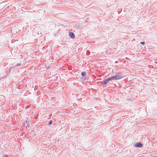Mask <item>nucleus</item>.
Returning <instances> with one entry per match:
<instances>
[{
    "label": "nucleus",
    "mask_w": 157,
    "mask_h": 157,
    "mask_svg": "<svg viewBox=\"0 0 157 157\" xmlns=\"http://www.w3.org/2000/svg\"><path fill=\"white\" fill-rule=\"evenodd\" d=\"M124 76H122L121 73H119L116 75L113 76L111 78L112 80H119L123 78Z\"/></svg>",
    "instance_id": "obj_1"
},
{
    "label": "nucleus",
    "mask_w": 157,
    "mask_h": 157,
    "mask_svg": "<svg viewBox=\"0 0 157 157\" xmlns=\"http://www.w3.org/2000/svg\"><path fill=\"white\" fill-rule=\"evenodd\" d=\"M143 145V144L140 143H138L135 145V146L136 147H141Z\"/></svg>",
    "instance_id": "obj_2"
},
{
    "label": "nucleus",
    "mask_w": 157,
    "mask_h": 157,
    "mask_svg": "<svg viewBox=\"0 0 157 157\" xmlns=\"http://www.w3.org/2000/svg\"><path fill=\"white\" fill-rule=\"evenodd\" d=\"M112 80L111 78H108L104 81V82L105 83H106L108 82L109 81Z\"/></svg>",
    "instance_id": "obj_3"
},
{
    "label": "nucleus",
    "mask_w": 157,
    "mask_h": 157,
    "mask_svg": "<svg viewBox=\"0 0 157 157\" xmlns=\"http://www.w3.org/2000/svg\"><path fill=\"white\" fill-rule=\"evenodd\" d=\"M69 36L71 37V38H74L75 37V35H74V34L72 33H71V32H70L69 33Z\"/></svg>",
    "instance_id": "obj_4"
},
{
    "label": "nucleus",
    "mask_w": 157,
    "mask_h": 157,
    "mask_svg": "<svg viewBox=\"0 0 157 157\" xmlns=\"http://www.w3.org/2000/svg\"><path fill=\"white\" fill-rule=\"evenodd\" d=\"M86 74V72L84 71L82 73V76H85Z\"/></svg>",
    "instance_id": "obj_5"
},
{
    "label": "nucleus",
    "mask_w": 157,
    "mask_h": 157,
    "mask_svg": "<svg viewBox=\"0 0 157 157\" xmlns=\"http://www.w3.org/2000/svg\"><path fill=\"white\" fill-rule=\"evenodd\" d=\"M144 42H141L140 43V44H144Z\"/></svg>",
    "instance_id": "obj_6"
}]
</instances>
